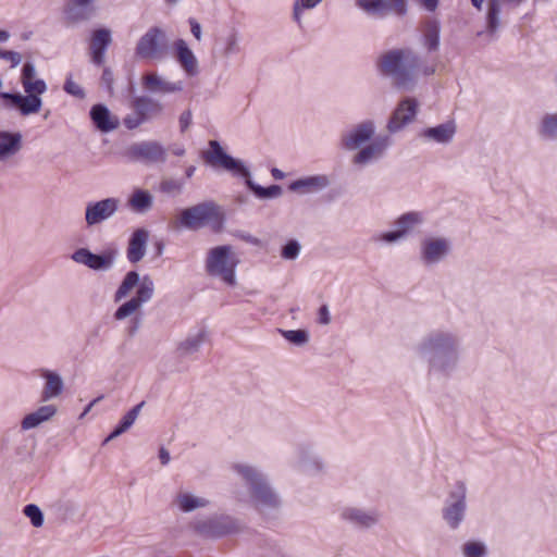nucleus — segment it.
I'll return each instance as SVG.
<instances>
[{
    "mask_svg": "<svg viewBox=\"0 0 557 557\" xmlns=\"http://www.w3.org/2000/svg\"><path fill=\"white\" fill-rule=\"evenodd\" d=\"M460 337L447 330H434L424 335L416 346V354L428 363L430 379L450 376L460 357Z\"/></svg>",
    "mask_w": 557,
    "mask_h": 557,
    "instance_id": "1",
    "label": "nucleus"
},
{
    "mask_svg": "<svg viewBox=\"0 0 557 557\" xmlns=\"http://www.w3.org/2000/svg\"><path fill=\"white\" fill-rule=\"evenodd\" d=\"M377 66L397 88L412 90L420 71V59L411 49H393L380 57Z\"/></svg>",
    "mask_w": 557,
    "mask_h": 557,
    "instance_id": "2",
    "label": "nucleus"
},
{
    "mask_svg": "<svg viewBox=\"0 0 557 557\" xmlns=\"http://www.w3.org/2000/svg\"><path fill=\"white\" fill-rule=\"evenodd\" d=\"M233 470L247 486L250 502L256 509L265 512L281 507L282 500L278 493L258 467L239 462L233 466Z\"/></svg>",
    "mask_w": 557,
    "mask_h": 557,
    "instance_id": "3",
    "label": "nucleus"
},
{
    "mask_svg": "<svg viewBox=\"0 0 557 557\" xmlns=\"http://www.w3.org/2000/svg\"><path fill=\"white\" fill-rule=\"evenodd\" d=\"M136 286V295L121 305L114 312L115 320L122 321L128 317H132L140 310L143 305L152 299L154 294V283L152 278L148 275H145L143 278H140L136 271H129L126 273L121 285L117 287L114 295V301L117 302L128 296L131 290Z\"/></svg>",
    "mask_w": 557,
    "mask_h": 557,
    "instance_id": "4",
    "label": "nucleus"
},
{
    "mask_svg": "<svg viewBox=\"0 0 557 557\" xmlns=\"http://www.w3.org/2000/svg\"><path fill=\"white\" fill-rule=\"evenodd\" d=\"M224 214L221 208L212 201H206L182 210L178 223L188 230H199L210 226L220 231L223 226Z\"/></svg>",
    "mask_w": 557,
    "mask_h": 557,
    "instance_id": "5",
    "label": "nucleus"
},
{
    "mask_svg": "<svg viewBox=\"0 0 557 557\" xmlns=\"http://www.w3.org/2000/svg\"><path fill=\"white\" fill-rule=\"evenodd\" d=\"M239 260L231 246L212 248L206 260V270L209 275L220 277L227 285L236 284L235 270Z\"/></svg>",
    "mask_w": 557,
    "mask_h": 557,
    "instance_id": "6",
    "label": "nucleus"
},
{
    "mask_svg": "<svg viewBox=\"0 0 557 557\" xmlns=\"http://www.w3.org/2000/svg\"><path fill=\"white\" fill-rule=\"evenodd\" d=\"M138 58L144 60H162L168 53L165 32L160 27L149 28L138 40L135 49Z\"/></svg>",
    "mask_w": 557,
    "mask_h": 557,
    "instance_id": "7",
    "label": "nucleus"
},
{
    "mask_svg": "<svg viewBox=\"0 0 557 557\" xmlns=\"http://www.w3.org/2000/svg\"><path fill=\"white\" fill-rule=\"evenodd\" d=\"M467 486L463 482H458L454 491L448 495L442 510V516L446 524L456 530L465 520L467 510Z\"/></svg>",
    "mask_w": 557,
    "mask_h": 557,
    "instance_id": "8",
    "label": "nucleus"
},
{
    "mask_svg": "<svg viewBox=\"0 0 557 557\" xmlns=\"http://www.w3.org/2000/svg\"><path fill=\"white\" fill-rule=\"evenodd\" d=\"M190 528L199 535L206 537H221L240 531V523L227 516L199 519L190 523Z\"/></svg>",
    "mask_w": 557,
    "mask_h": 557,
    "instance_id": "9",
    "label": "nucleus"
},
{
    "mask_svg": "<svg viewBox=\"0 0 557 557\" xmlns=\"http://www.w3.org/2000/svg\"><path fill=\"white\" fill-rule=\"evenodd\" d=\"M209 147V150L202 152V158L206 163L213 168H222L225 171L243 177H248L250 175L249 170L244 165V163L228 156L219 141L210 140Z\"/></svg>",
    "mask_w": 557,
    "mask_h": 557,
    "instance_id": "10",
    "label": "nucleus"
},
{
    "mask_svg": "<svg viewBox=\"0 0 557 557\" xmlns=\"http://www.w3.org/2000/svg\"><path fill=\"white\" fill-rule=\"evenodd\" d=\"M133 113L126 115L123 123L126 128L134 129L146 121L160 114L163 110L162 104L148 96L135 97L132 101Z\"/></svg>",
    "mask_w": 557,
    "mask_h": 557,
    "instance_id": "11",
    "label": "nucleus"
},
{
    "mask_svg": "<svg viewBox=\"0 0 557 557\" xmlns=\"http://www.w3.org/2000/svg\"><path fill=\"white\" fill-rule=\"evenodd\" d=\"M451 251V242L444 236H425L420 243V259L425 265L442 262Z\"/></svg>",
    "mask_w": 557,
    "mask_h": 557,
    "instance_id": "12",
    "label": "nucleus"
},
{
    "mask_svg": "<svg viewBox=\"0 0 557 557\" xmlns=\"http://www.w3.org/2000/svg\"><path fill=\"white\" fill-rule=\"evenodd\" d=\"M119 207L120 200L114 197L87 202L85 208L86 225L92 227L110 220L117 212Z\"/></svg>",
    "mask_w": 557,
    "mask_h": 557,
    "instance_id": "13",
    "label": "nucleus"
},
{
    "mask_svg": "<svg viewBox=\"0 0 557 557\" xmlns=\"http://www.w3.org/2000/svg\"><path fill=\"white\" fill-rule=\"evenodd\" d=\"M419 111V101L413 97H405L394 109L386 128L389 133H397L406 125L412 123Z\"/></svg>",
    "mask_w": 557,
    "mask_h": 557,
    "instance_id": "14",
    "label": "nucleus"
},
{
    "mask_svg": "<svg viewBox=\"0 0 557 557\" xmlns=\"http://www.w3.org/2000/svg\"><path fill=\"white\" fill-rule=\"evenodd\" d=\"M359 9L369 15L384 17L388 13L403 16L407 13V0H357Z\"/></svg>",
    "mask_w": 557,
    "mask_h": 557,
    "instance_id": "15",
    "label": "nucleus"
},
{
    "mask_svg": "<svg viewBox=\"0 0 557 557\" xmlns=\"http://www.w3.org/2000/svg\"><path fill=\"white\" fill-rule=\"evenodd\" d=\"M116 252L113 250L96 255L87 248H79L73 252L71 258L76 263L84 264L91 270L108 271L113 267Z\"/></svg>",
    "mask_w": 557,
    "mask_h": 557,
    "instance_id": "16",
    "label": "nucleus"
},
{
    "mask_svg": "<svg viewBox=\"0 0 557 557\" xmlns=\"http://www.w3.org/2000/svg\"><path fill=\"white\" fill-rule=\"evenodd\" d=\"M127 154L132 160L146 163H163L166 160V149L158 141H141L132 145Z\"/></svg>",
    "mask_w": 557,
    "mask_h": 557,
    "instance_id": "17",
    "label": "nucleus"
},
{
    "mask_svg": "<svg viewBox=\"0 0 557 557\" xmlns=\"http://www.w3.org/2000/svg\"><path fill=\"white\" fill-rule=\"evenodd\" d=\"M374 133V122L372 120L362 121L342 135V145L349 151L359 149L372 139Z\"/></svg>",
    "mask_w": 557,
    "mask_h": 557,
    "instance_id": "18",
    "label": "nucleus"
},
{
    "mask_svg": "<svg viewBox=\"0 0 557 557\" xmlns=\"http://www.w3.org/2000/svg\"><path fill=\"white\" fill-rule=\"evenodd\" d=\"M391 145V138L387 135L375 137L367 146H362L354 156L352 163L364 166L381 159Z\"/></svg>",
    "mask_w": 557,
    "mask_h": 557,
    "instance_id": "19",
    "label": "nucleus"
},
{
    "mask_svg": "<svg viewBox=\"0 0 557 557\" xmlns=\"http://www.w3.org/2000/svg\"><path fill=\"white\" fill-rule=\"evenodd\" d=\"M525 0H488L487 1V12H486V29L485 34L490 37V39L497 38V32L500 28V12L502 4L507 5L509 8H517Z\"/></svg>",
    "mask_w": 557,
    "mask_h": 557,
    "instance_id": "20",
    "label": "nucleus"
},
{
    "mask_svg": "<svg viewBox=\"0 0 557 557\" xmlns=\"http://www.w3.org/2000/svg\"><path fill=\"white\" fill-rule=\"evenodd\" d=\"M457 132L455 121H447L434 127H426L419 133V137L426 143L447 145L453 141Z\"/></svg>",
    "mask_w": 557,
    "mask_h": 557,
    "instance_id": "21",
    "label": "nucleus"
},
{
    "mask_svg": "<svg viewBox=\"0 0 557 557\" xmlns=\"http://www.w3.org/2000/svg\"><path fill=\"white\" fill-rule=\"evenodd\" d=\"M89 115L96 128L102 133H110L120 125L119 117L101 103L92 106Z\"/></svg>",
    "mask_w": 557,
    "mask_h": 557,
    "instance_id": "22",
    "label": "nucleus"
},
{
    "mask_svg": "<svg viewBox=\"0 0 557 557\" xmlns=\"http://www.w3.org/2000/svg\"><path fill=\"white\" fill-rule=\"evenodd\" d=\"M149 232L145 228H137L129 237L126 249V257L131 263H138L146 255Z\"/></svg>",
    "mask_w": 557,
    "mask_h": 557,
    "instance_id": "23",
    "label": "nucleus"
},
{
    "mask_svg": "<svg viewBox=\"0 0 557 557\" xmlns=\"http://www.w3.org/2000/svg\"><path fill=\"white\" fill-rule=\"evenodd\" d=\"M341 518L359 528H370L379 520V516L375 511L363 510L357 507L343 508L341 511Z\"/></svg>",
    "mask_w": 557,
    "mask_h": 557,
    "instance_id": "24",
    "label": "nucleus"
},
{
    "mask_svg": "<svg viewBox=\"0 0 557 557\" xmlns=\"http://www.w3.org/2000/svg\"><path fill=\"white\" fill-rule=\"evenodd\" d=\"M40 376L44 379V386L40 393V400L48 401L60 396L64 389V383L59 373L48 369H40Z\"/></svg>",
    "mask_w": 557,
    "mask_h": 557,
    "instance_id": "25",
    "label": "nucleus"
},
{
    "mask_svg": "<svg viewBox=\"0 0 557 557\" xmlns=\"http://www.w3.org/2000/svg\"><path fill=\"white\" fill-rule=\"evenodd\" d=\"M330 178L325 174L301 177L292 182L288 189L299 194H311L325 189L330 185Z\"/></svg>",
    "mask_w": 557,
    "mask_h": 557,
    "instance_id": "26",
    "label": "nucleus"
},
{
    "mask_svg": "<svg viewBox=\"0 0 557 557\" xmlns=\"http://www.w3.org/2000/svg\"><path fill=\"white\" fill-rule=\"evenodd\" d=\"M143 86L150 92L173 94L183 90L182 82H169L157 73H148L143 76Z\"/></svg>",
    "mask_w": 557,
    "mask_h": 557,
    "instance_id": "27",
    "label": "nucleus"
},
{
    "mask_svg": "<svg viewBox=\"0 0 557 557\" xmlns=\"http://www.w3.org/2000/svg\"><path fill=\"white\" fill-rule=\"evenodd\" d=\"M94 0H69L64 10L69 23H79L90 18L94 13Z\"/></svg>",
    "mask_w": 557,
    "mask_h": 557,
    "instance_id": "28",
    "label": "nucleus"
},
{
    "mask_svg": "<svg viewBox=\"0 0 557 557\" xmlns=\"http://www.w3.org/2000/svg\"><path fill=\"white\" fill-rule=\"evenodd\" d=\"M207 338V332L203 330L188 334L176 346V354L180 358H186L199 351Z\"/></svg>",
    "mask_w": 557,
    "mask_h": 557,
    "instance_id": "29",
    "label": "nucleus"
},
{
    "mask_svg": "<svg viewBox=\"0 0 557 557\" xmlns=\"http://www.w3.org/2000/svg\"><path fill=\"white\" fill-rule=\"evenodd\" d=\"M111 42V34L108 29H98L94 33L90 50H91V60L95 64L101 65L104 61V53L108 46Z\"/></svg>",
    "mask_w": 557,
    "mask_h": 557,
    "instance_id": "30",
    "label": "nucleus"
},
{
    "mask_svg": "<svg viewBox=\"0 0 557 557\" xmlns=\"http://www.w3.org/2000/svg\"><path fill=\"white\" fill-rule=\"evenodd\" d=\"M176 58L184 71L194 76L198 73V61L184 39L175 41Z\"/></svg>",
    "mask_w": 557,
    "mask_h": 557,
    "instance_id": "31",
    "label": "nucleus"
},
{
    "mask_svg": "<svg viewBox=\"0 0 557 557\" xmlns=\"http://www.w3.org/2000/svg\"><path fill=\"white\" fill-rule=\"evenodd\" d=\"M174 504L182 512H191L194 510L207 507L210 504V500L190 492L181 491L176 494Z\"/></svg>",
    "mask_w": 557,
    "mask_h": 557,
    "instance_id": "32",
    "label": "nucleus"
},
{
    "mask_svg": "<svg viewBox=\"0 0 557 557\" xmlns=\"http://www.w3.org/2000/svg\"><path fill=\"white\" fill-rule=\"evenodd\" d=\"M22 148V135L17 132L0 131V160L16 154Z\"/></svg>",
    "mask_w": 557,
    "mask_h": 557,
    "instance_id": "33",
    "label": "nucleus"
},
{
    "mask_svg": "<svg viewBox=\"0 0 557 557\" xmlns=\"http://www.w3.org/2000/svg\"><path fill=\"white\" fill-rule=\"evenodd\" d=\"M128 207L136 213H147L153 206V196L146 189H135L127 201Z\"/></svg>",
    "mask_w": 557,
    "mask_h": 557,
    "instance_id": "34",
    "label": "nucleus"
},
{
    "mask_svg": "<svg viewBox=\"0 0 557 557\" xmlns=\"http://www.w3.org/2000/svg\"><path fill=\"white\" fill-rule=\"evenodd\" d=\"M424 221L421 212L411 211L400 215L395 221V227L399 234L405 238L410 232L421 225Z\"/></svg>",
    "mask_w": 557,
    "mask_h": 557,
    "instance_id": "35",
    "label": "nucleus"
},
{
    "mask_svg": "<svg viewBox=\"0 0 557 557\" xmlns=\"http://www.w3.org/2000/svg\"><path fill=\"white\" fill-rule=\"evenodd\" d=\"M145 406V401L139 403L135 407H133L123 418L121 419L119 425L114 429V431L106 438L104 443L120 436L124 432H126L138 418L141 408Z\"/></svg>",
    "mask_w": 557,
    "mask_h": 557,
    "instance_id": "36",
    "label": "nucleus"
},
{
    "mask_svg": "<svg viewBox=\"0 0 557 557\" xmlns=\"http://www.w3.org/2000/svg\"><path fill=\"white\" fill-rule=\"evenodd\" d=\"M441 25L436 20H429L424 25V44L430 51H435L440 46Z\"/></svg>",
    "mask_w": 557,
    "mask_h": 557,
    "instance_id": "37",
    "label": "nucleus"
},
{
    "mask_svg": "<svg viewBox=\"0 0 557 557\" xmlns=\"http://www.w3.org/2000/svg\"><path fill=\"white\" fill-rule=\"evenodd\" d=\"M246 184L250 190L259 198H275L282 194V188L278 185H272L270 187H262L257 185L250 180V175L246 177Z\"/></svg>",
    "mask_w": 557,
    "mask_h": 557,
    "instance_id": "38",
    "label": "nucleus"
},
{
    "mask_svg": "<svg viewBox=\"0 0 557 557\" xmlns=\"http://www.w3.org/2000/svg\"><path fill=\"white\" fill-rule=\"evenodd\" d=\"M541 136L557 139V112L545 114L540 126Z\"/></svg>",
    "mask_w": 557,
    "mask_h": 557,
    "instance_id": "39",
    "label": "nucleus"
},
{
    "mask_svg": "<svg viewBox=\"0 0 557 557\" xmlns=\"http://www.w3.org/2000/svg\"><path fill=\"white\" fill-rule=\"evenodd\" d=\"M463 557H486L487 546L482 541H467L461 546Z\"/></svg>",
    "mask_w": 557,
    "mask_h": 557,
    "instance_id": "40",
    "label": "nucleus"
},
{
    "mask_svg": "<svg viewBox=\"0 0 557 557\" xmlns=\"http://www.w3.org/2000/svg\"><path fill=\"white\" fill-rule=\"evenodd\" d=\"M283 337L296 346H304L309 342V333L306 330L281 331Z\"/></svg>",
    "mask_w": 557,
    "mask_h": 557,
    "instance_id": "41",
    "label": "nucleus"
},
{
    "mask_svg": "<svg viewBox=\"0 0 557 557\" xmlns=\"http://www.w3.org/2000/svg\"><path fill=\"white\" fill-rule=\"evenodd\" d=\"M239 51V36L236 32L230 33L224 38V48L222 55L224 58H230L233 54H236Z\"/></svg>",
    "mask_w": 557,
    "mask_h": 557,
    "instance_id": "42",
    "label": "nucleus"
},
{
    "mask_svg": "<svg viewBox=\"0 0 557 557\" xmlns=\"http://www.w3.org/2000/svg\"><path fill=\"white\" fill-rule=\"evenodd\" d=\"M300 245L297 240H289L283 248H282V258L286 260H295L298 258L300 253Z\"/></svg>",
    "mask_w": 557,
    "mask_h": 557,
    "instance_id": "43",
    "label": "nucleus"
},
{
    "mask_svg": "<svg viewBox=\"0 0 557 557\" xmlns=\"http://www.w3.org/2000/svg\"><path fill=\"white\" fill-rule=\"evenodd\" d=\"M57 413V406L53 404L40 406L37 408V425L50 420Z\"/></svg>",
    "mask_w": 557,
    "mask_h": 557,
    "instance_id": "44",
    "label": "nucleus"
},
{
    "mask_svg": "<svg viewBox=\"0 0 557 557\" xmlns=\"http://www.w3.org/2000/svg\"><path fill=\"white\" fill-rule=\"evenodd\" d=\"M401 239H404V237L401 236V234L398 233V231L396 228L394 231L377 234V235L373 236V238H372V240L375 243L383 242V243H387V244L397 243Z\"/></svg>",
    "mask_w": 557,
    "mask_h": 557,
    "instance_id": "45",
    "label": "nucleus"
},
{
    "mask_svg": "<svg viewBox=\"0 0 557 557\" xmlns=\"http://www.w3.org/2000/svg\"><path fill=\"white\" fill-rule=\"evenodd\" d=\"M183 187V182L173 178L163 180L160 184V189L166 194L181 193Z\"/></svg>",
    "mask_w": 557,
    "mask_h": 557,
    "instance_id": "46",
    "label": "nucleus"
},
{
    "mask_svg": "<svg viewBox=\"0 0 557 557\" xmlns=\"http://www.w3.org/2000/svg\"><path fill=\"white\" fill-rule=\"evenodd\" d=\"M64 90L76 97V98H79V99H83L85 97V91L84 89L77 84L75 83L72 78H67L65 84H64Z\"/></svg>",
    "mask_w": 557,
    "mask_h": 557,
    "instance_id": "47",
    "label": "nucleus"
},
{
    "mask_svg": "<svg viewBox=\"0 0 557 557\" xmlns=\"http://www.w3.org/2000/svg\"><path fill=\"white\" fill-rule=\"evenodd\" d=\"M0 59L11 62L13 67L17 66L22 62V55L15 51L0 50Z\"/></svg>",
    "mask_w": 557,
    "mask_h": 557,
    "instance_id": "48",
    "label": "nucleus"
},
{
    "mask_svg": "<svg viewBox=\"0 0 557 557\" xmlns=\"http://www.w3.org/2000/svg\"><path fill=\"white\" fill-rule=\"evenodd\" d=\"M180 128H181V132L184 133L186 132L189 126L191 125V122H193V113L190 110H185L181 116H180Z\"/></svg>",
    "mask_w": 557,
    "mask_h": 557,
    "instance_id": "49",
    "label": "nucleus"
},
{
    "mask_svg": "<svg viewBox=\"0 0 557 557\" xmlns=\"http://www.w3.org/2000/svg\"><path fill=\"white\" fill-rule=\"evenodd\" d=\"M188 23H189V25H190V32H191V34L194 35V37H195L198 41H200V40H201V38H202V29H201V25H200V23H199L197 20L193 18V17H190V18L188 20Z\"/></svg>",
    "mask_w": 557,
    "mask_h": 557,
    "instance_id": "50",
    "label": "nucleus"
},
{
    "mask_svg": "<svg viewBox=\"0 0 557 557\" xmlns=\"http://www.w3.org/2000/svg\"><path fill=\"white\" fill-rule=\"evenodd\" d=\"M331 322V314L329 307L323 305L319 309V323L323 325H327Z\"/></svg>",
    "mask_w": 557,
    "mask_h": 557,
    "instance_id": "51",
    "label": "nucleus"
},
{
    "mask_svg": "<svg viewBox=\"0 0 557 557\" xmlns=\"http://www.w3.org/2000/svg\"><path fill=\"white\" fill-rule=\"evenodd\" d=\"M23 431L30 430L35 428V412L28 413L22 421L21 425Z\"/></svg>",
    "mask_w": 557,
    "mask_h": 557,
    "instance_id": "52",
    "label": "nucleus"
},
{
    "mask_svg": "<svg viewBox=\"0 0 557 557\" xmlns=\"http://www.w3.org/2000/svg\"><path fill=\"white\" fill-rule=\"evenodd\" d=\"M423 9L434 12L438 8L440 0H418Z\"/></svg>",
    "mask_w": 557,
    "mask_h": 557,
    "instance_id": "53",
    "label": "nucleus"
},
{
    "mask_svg": "<svg viewBox=\"0 0 557 557\" xmlns=\"http://www.w3.org/2000/svg\"><path fill=\"white\" fill-rule=\"evenodd\" d=\"M306 9L302 8L296 0L294 1V4H293V18L296 21V22H300L301 20V14L302 12L305 11Z\"/></svg>",
    "mask_w": 557,
    "mask_h": 557,
    "instance_id": "54",
    "label": "nucleus"
},
{
    "mask_svg": "<svg viewBox=\"0 0 557 557\" xmlns=\"http://www.w3.org/2000/svg\"><path fill=\"white\" fill-rule=\"evenodd\" d=\"M23 512L30 519L32 524L35 525V504L26 505Z\"/></svg>",
    "mask_w": 557,
    "mask_h": 557,
    "instance_id": "55",
    "label": "nucleus"
},
{
    "mask_svg": "<svg viewBox=\"0 0 557 557\" xmlns=\"http://www.w3.org/2000/svg\"><path fill=\"white\" fill-rule=\"evenodd\" d=\"M238 237L240 239H243L244 242L256 245V246L260 244V240L257 237H255L248 233H239Z\"/></svg>",
    "mask_w": 557,
    "mask_h": 557,
    "instance_id": "56",
    "label": "nucleus"
},
{
    "mask_svg": "<svg viewBox=\"0 0 557 557\" xmlns=\"http://www.w3.org/2000/svg\"><path fill=\"white\" fill-rule=\"evenodd\" d=\"M302 8L310 10L315 8L322 0H296Z\"/></svg>",
    "mask_w": 557,
    "mask_h": 557,
    "instance_id": "57",
    "label": "nucleus"
},
{
    "mask_svg": "<svg viewBox=\"0 0 557 557\" xmlns=\"http://www.w3.org/2000/svg\"><path fill=\"white\" fill-rule=\"evenodd\" d=\"M102 81L110 86L113 82V74L109 69H104L102 73Z\"/></svg>",
    "mask_w": 557,
    "mask_h": 557,
    "instance_id": "58",
    "label": "nucleus"
},
{
    "mask_svg": "<svg viewBox=\"0 0 557 557\" xmlns=\"http://www.w3.org/2000/svg\"><path fill=\"white\" fill-rule=\"evenodd\" d=\"M159 458L162 465H166L170 461V454L166 449L161 448L159 453Z\"/></svg>",
    "mask_w": 557,
    "mask_h": 557,
    "instance_id": "59",
    "label": "nucleus"
},
{
    "mask_svg": "<svg viewBox=\"0 0 557 557\" xmlns=\"http://www.w3.org/2000/svg\"><path fill=\"white\" fill-rule=\"evenodd\" d=\"M271 174L275 180H283L285 176L284 172L276 168L272 169Z\"/></svg>",
    "mask_w": 557,
    "mask_h": 557,
    "instance_id": "60",
    "label": "nucleus"
},
{
    "mask_svg": "<svg viewBox=\"0 0 557 557\" xmlns=\"http://www.w3.org/2000/svg\"><path fill=\"white\" fill-rule=\"evenodd\" d=\"M46 90V84L41 79H37V95L42 94Z\"/></svg>",
    "mask_w": 557,
    "mask_h": 557,
    "instance_id": "61",
    "label": "nucleus"
},
{
    "mask_svg": "<svg viewBox=\"0 0 557 557\" xmlns=\"http://www.w3.org/2000/svg\"><path fill=\"white\" fill-rule=\"evenodd\" d=\"M44 523V513L41 512V510L37 507V528H39L40 525H42Z\"/></svg>",
    "mask_w": 557,
    "mask_h": 557,
    "instance_id": "62",
    "label": "nucleus"
},
{
    "mask_svg": "<svg viewBox=\"0 0 557 557\" xmlns=\"http://www.w3.org/2000/svg\"><path fill=\"white\" fill-rule=\"evenodd\" d=\"M195 171H196V166H194V165L188 166L185 172L186 177L190 178L194 175Z\"/></svg>",
    "mask_w": 557,
    "mask_h": 557,
    "instance_id": "63",
    "label": "nucleus"
},
{
    "mask_svg": "<svg viewBox=\"0 0 557 557\" xmlns=\"http://www.w3.org/2000/svg\"><path fill=\"white\" fill-rule=\"evenodd\" d=\"M10 38V34L7 30H0V42H4Z\"/></svg>",
    "mask_w": 557,
    "mask_h": 557,
    "instance_id": "64",
    "label": "nucleus"
}]
</instances>
